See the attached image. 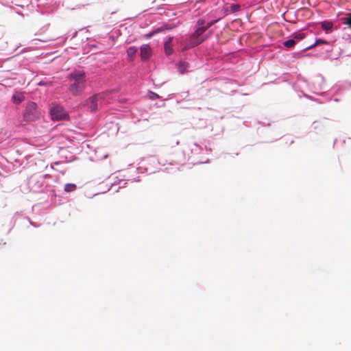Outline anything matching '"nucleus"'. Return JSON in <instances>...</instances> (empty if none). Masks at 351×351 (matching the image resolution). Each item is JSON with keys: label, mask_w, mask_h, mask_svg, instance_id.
I'll list each match as a JSON object with an SVG mask.
<instances>
[{"label": "nucleus", "mask_w": 351, "mask_h": 351, "mask_svg": "<svg viewBox=\"0 0 351 351\" xmlns=\"http://www.w3.org/2000/svg\"><path fill=\"white\" fill-rule=\"evenodd\" d=\"M70 86L69 90L70 93L77 96L81 94L86 86L85 80V73L81 71H75L69 75Z\"/></svg>", "instance_id": "1"}, {"label": "nucleus", "mask_w": 351, "mask_h": 351, "mask_svg": "<svg viewBox=\"0 0 351 351\" xmlns=\"http://www.w3.org/2000/svg\"><path fill=\"white\" fill-rule=\"evenodd\" d=\"M204 24V19H201L198 20L197 25L199 27L197 28V29L189 39L190 47L197 46L203 42V39L199 38V37L207 30V27H205Z\"/></svg>", "instance_id": "2"}, {"label": "nucleus", "mask_w": 351, "mask_h": 351, "mask_svg": "<svg viewBox=\"0 0 351 351\" xmlns=\"http://www.w3.org/2000/svg\"><path fill=\"white\" fill-rule=\"evenodd\" d=\"M40 116L37 110V104L35 102L30 101L27 104L23 117L27 121H34Z\"/></svg>", "instance_id": "3"}, {"label": "nucleus", "mask_w": 351, "mask_h": 351, "mask_svg": "<svg viewBox=\"0 0 351 351\" xmlns=\"http://www.w3.org/2000/svg\"><path fill=\"white\" fill-rule=\"evenodd\" d=\"M50 114L53 121L64 120L67 119L69 117L68 114L65 112L63 107L58 105L51 108Z\"/></svg>", "instance_id": "4"}, {"label": "nucleus", "mask_w": 351, "mask_h": 351, "mask_svg": "<svg viewBox=\"0 0 351 351\" xmlns=\"http://www.w3.org/2000/svg\"><path fill=\"white\" fill-rule=\"evenodd\" d=\"M105 95L99 93L93 95L90 97L87 101V104L90 105L91 112H95L98 108V104L100 105L103 104Z\"/></svg>", "instance_id": "5"}, {"label": "nucleus", "mask_w": 351, "mask_h": 351, "mask_svg": "<svg viewBox=\"0 0 351 351\" xmlns=\"http://www.w3.org/2000/svg\"><path fill=\"white\" fill-rule=\"evenodd\" d=\"M152 55V49L149 45H143L141 47V57L143 60H147Z\"/></svg>", "instance_id": "6"}, {"label": "nucleus", "mask_w": 351, "mask_h": 351, "mask_svg": "<svg viewBox=\"0 0 351 351\" xmlns=\"http://www.w3.org/2000/svg\"><path fill=\"white\" fill-rule=\"evenodd\" d=\"M172 41L173 38L169 37L168 40L165 43L164 48H165V52L167 56L171 55L173 52V49L172 47Z\"/></svg>", "instance_id": "7"}, {"label": "nucleus", "mask_w": 351, "mask_h": 351, "mask_svg": "<svg viewBox=\"0 0 351 351\" xmlns=\"http://www.w3.org/2000/svg\"><path fill=\"white\" fill-rule=\"evenodd\" d=\"M25 99V96L22 93L16 92L15 93L12 97V100L14 104H19L21 103Z\"/></svg>", "instance_id": "8"}, {"label": "nucleus", "mask_w": 351, "mask_h": 351, "mask_svg": "<svg viewBox=\"0 0 351 351\" xmlns=\"http://www.w3.org/2000/svg\"><path fill=\"white\" fill-rule=\"evenodd\" d=\"M176 27V25L173 23L164 24L162 26H160V27L157 28L155 30V32L160 33V32H164L165 30H171V29H173V28H175Z\"/></svg>", "instance_id": "9"}, {"label": "nucleus", "mask_w": 351, "mask_h": 351, "mask_svg": "<svg viewBox=\"0 0 351 351\" xmlns=\"http://www.w3.org/2000/svg\"><path fill=\"white\" fill-rule=\"evenodd\" d=\"M333 24L330 21H323L322 23V27L323 29H324L326 32L330 31L332 28Z\"/></svg>", "instance_id": "10"}, {"label": "nucleus", "mask_w": 351, "mask_h": 351, "mask_svg": "<svg viewBox=\"0 0 351 351\" xmlns=\"http://www.w3.org/2000/svg\"><path fill=\"white\" fill-rule=\"evenodd\" d=\"M189 68V64L185 62H180L178 64V70L180 73H184L186 71L187 69Z\"/></svg>", "instance_id": "11"}, {"label": "nucleus", "mask_w": 351, "mask_h": 351, "mask_svg": "<svg viewBox=\"0 0 351 351\" xmlns=\"http://www.w3.org/2000/svg\"><path fill=\"white\" fill-rule=\"evenodd\" d=\"M343 24L348 26L351 29V13H348L346 16L342 18Z\"/></svg>", "instance_id": "12"}, {"label": "nucleus", "mask_w": 351, "mask_h": 351, "mask_svg": "<svg viewBox=\"0 0 351 351\" xmlns=\"http://www.w3.org/2000/svg\"><path fill=\"white\" fill-rule=\"evenodd\" d=\"M77 186L75 184L68 183L64 186V191L66 192H73L76 189Z\"/></svg>", "instance_id": "13"}, {"label": "nucleus", "mask_w": 351, "mask_h": 351, "mask_svg": "<svg viewBox=\"0 0 351 351\" xmlns=\"http://www.w3.org/2000/svg\"><path fill=\"white\" fill-rule=\"evenodd\" d=\"M138 49L136 47H130L127 50L128 56L130 58L134 56L137 52Z\"/></svg>", "instance_id": "14"}, {"label": "nucleus", "mask_w": 351, "mask_h": 351, "mask_svg": "<svg viewBox=\"0 0 351 351\" xmlns=\"http://www.w3.org/2000/svg\"><path fill=\"white\" fill-rule=\"evenodd\" d=\"M295 43H296L295 40L292 38V39H289V40L285 41L283 43V45L285 47H286L287 48H291L295 45Z\"/></svg>", "instance_id": "15"}, {"label": "nucleus", "mask_w": 351, "mask_h": 351, "mask_svg": "<svg viewBox=\"0 0 351 351\" xmlns=\"http://www.w3.org/2000/svg\"><path fill=\"white\" fill-rule=\"evenodd\" d=\"M293 38L296 40H300L305 37V34L302 32H296L293 34Z\"/></svg>", "instance_id": "16"}, {"label": "nucleus", "mask_w": 351, "mask_h": 351, "mask_svg": "<svg viewBox=\"0 0 351 351\" xmlns=\"http://www.w3.org/2000/svg\"><path fill=\"white\" fill-rule=\"evenodd\" d=\"M322 44H328V42L325 40L317 39V40H316L315 44L311 47H315L317 45H322Z\"/></svg>", "instance_id": "17"}, {"label": "nucleus", "mask_w": 351, "mask_h": 351, "mask_svg": "<svg viewBox=\"0 0 351 351\" xmlns=\"http://www.w3.org/2000/svg\"><path fill=\"white\" fill-rule=\"evenodd\" d=\"M240 8L239 4H233L230 6V10L233 12H236L240 10Z\"/></svg>", "instance_id": "18"}, {"label": "nucleus", "mask_w": 351, "mask_h": 351, "mask_svg": "<svg viewBox=\"0 0 351 351\" xmlns=\"http://www.w3.org/2000/svg\"><path fill=\"white\" fill-rule=\"evenodd\" d=\"M220 20V18L216 19V20H213L209 23H207V25L205 26V27H207V29L208 28H210L212 25H213L215 23H216L217 22H218Z\"/></svg>", "instance_id": "19"}, {"label": "nucleus", "mask_w": 351, "mask_h": 351, "mask_svg": "<svg viewBox=\"0 0 351 351\" xmlns=\"http://www.w3.org/2000/svg\"><path fill=\"white\" fill-rule=\"evenodd\" d=\"M157 33H158V32H155V30H154V31H153V32H152L149 33L148 34H147V35H146V37H147V38H151L153 35H154L155 34H157Z\"/></svg>", "instance_id": "20"}, {"label": "nucleus", "mask_w": 351, "mask_h": 351, "mask_svg": "<svg viewBox=\"0 0 351 351\" xmlns=\"http://www.w3.org/2000/svg\"><path fill=\"white\" fill-rule=\"evenodd\" d=\"M154 95V97H156V98H158V95L156 93H153Z\"/></svg>", "instance_id": "21"}]
</instances>
